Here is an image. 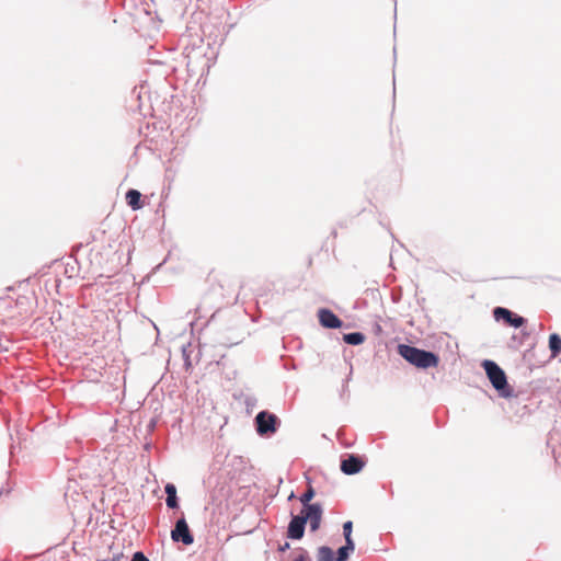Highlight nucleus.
<instances>
[{
	"label": "nucleus",
	"instance_id": "obj_1",
	"mask_svg": "<svg viewBox=\"0 0 561 561\" xmlns=\"http://www.w3.org/2000/svg\"><path fill=\"white\" fill-rule=\"evenodd\" d=\"M398 354L409 364L420 369L437 367L439 363V356L436 353L409 344H399Z\"/></svg>",
	"mask_w": 561,
	"mask_h": 561
},
{
	"label": "nucleus",
	"instance_id": "obj_2",
	"mask_svg": "<svg viewBox=\"0 0 561 561\" xmlns=\"http://www.w3.org/2000/svg\"><path fill=\"white\" fill-rule=\"evenodd\" d=\"M482 367L485 370L486 377L490 380L492 387L497 391L501 398H512L513 397V388L507 382V377L505 371L491 359H484L482 362Z\"/></svg>",
	"mask_w": 561,
	"mask_h": 561
},
{
	"label": "nucleus",
	"instance_id": "obj_3",
	"mask_svg": "<svg viewBox=\"0 0 561 561\" xmlns=\"http://www.w3.org/2000/svg\"><path fill=\"white\" fill-rule=\"evenodd\" d=\"M280 423V419L267 410L260 411L254 417L255 431L261 437L274 435L278 431Z\"/></svg>",
	"mask_w": 561,
	"mask_h": 561
},
{
	"label": "nucleus",
	"instance_id": "obj_4",
	"mask_svg": "<svg viewBox=\"0 0 561 561\" xmlns=\"http://www.w3.org/2000/svg\"><path fill=\"white\" fill-rule=\"evenodd\" d=\"M171 539L173 542L190 546L194 542V535L192 534L184 514L175 522L171 530Z\"/></svg>",
	"mask_w": 561,
	"mask_h": 561
},
{
	"label": "nucleus",
	"instance_id": "obj_5",
	"mask_svg": "<svg viewBox=\"0 0 561 561\" xmlns=\"http://www.w3.org/2000/svg\"><path fill=\"white\" fill-rule=\"evenodd\" d=\"M495 321H503L506 325L518 329L526 323V319L507 308L495 307L492 311Z\"/></svg>",
	"mask_w": 561,
	"mask_h": 561
},
{
	"label": "nucleus",
	"instance_id": "obj_6",
	"mask_svg": "<svg viewBox=\"0 0 561 561\" xmlns=\"http://www.w3.org/2000/svg\"><path fill=\"white\" fill-rule=\"evenodd\" d=\"M365 466V460L357 454H346L341 458V471L352 476L358 473Z\"/></svg>",
	"mask_w": 561,
	"mask_h": 561
},
{
	"label": "nucleus",
	"instance_id": "obj_7",
	"mask_svg": "<svg viewBox=\"0 0 561 561\" xmlns=\"http://www.w3.org/2000/svg\"><path fill=\"white\" fill-rule=\"evenodd\" d=\"M306 529V518L304 511H300L298 515L291 513V518L287 527V538L293 540H299L304 537Z\"/></svg>",
	"mask_w": 561,
	"mask_h": 561
},
{
	"label": "nucleus",
	"instance_id": "obj_8",
	"mask_svg": "<svg viewBox=\"0 0 561 561\" xmlns=\"http://www.w3.org/2000/svg\"><path fill=\"white\" fill-rule=\"evenodd\" d=\"M319 323L325 329H340L343 321L328 308H321L318 311Z\"/></svg>",
	"mask_w": 561,
	"mask_h": 561
},
{
	"label": "nucleus",
	"instance_id": "obj_9",
	"mask_svg": "<svg viewBox=\"0 0 561 561\" xmlns=\"http://www.w3.org/2000/svg\"><path fill=\"white\" fill-rule=\"evenodd\" d=\"M306 523L309 522L310 531L314 533L320 528L323 507L321 506H309L308 511H304Z\"/></svg>",
	"mask_w": 561,
	"mask_h": 561
},
{
	"label": "nucleus",
	"instance_id": "obj_10",
	"mask_svg": "<svg viewBox=\"0 0 561 561\" xmlns=\"http://www.w3.org/2000/svg\"><path fill=\"white\" fill-rule=\"evenodd\" d=\"M164 492L167 494L165 504L168 508L175 510L179 508V497L176 494V486L173 483H167L164 486Z\"/></svg>",
	"mask_w": 561,
	"mask_h": 561
},
{
	"label": "nucleus",
	"instance_id": "obj_11",
	"mask_svg": "<svg viewBox=\"0 0 561 561\" xmlns=\"http://www.w3.org/2000/svg\"><path fill=\"white\" fill-rule=\"evenodd\" d=\"M125 198H126L127 205L133 210H138V209L142 208L141 193L139 191H137L135 188H129L126 192Z\"/></svg>",
	"mask_w": 561,
	"mask_h": 561
},
{
	"label": "nucleus",
	"instance_id": "obj_12",
	"mask_svg": "<svg viewBox=\"0 0 561 561\" xmlns=\"http://www.w3.org/2000/svg\"><path fill=\"white\" fill-rule=\"evenodd\" d=\"M316 492L311 484L308 485L307 490L300 495L299 501L302 505L301 511H308L309 506H321L320 503H310L314 497Z\"/></svg>",
	"mask_w": 561,
	"mask_h": 561
},
{
	"label": "nucleus",
	"instance_id": "obj_13",
	"mask_svg": "<svg viewBox=\"0 0 561 561\" xmlns=\"http://www.w3.org/2000/svg\"><path fill=\"white\" fill-rule=\"evenodd\" d=\"M355 550V542L345 541L344 546L340 547L336 550L335 559L336 561H347L350 559L351 553Z\"/></svg>",
	"mask_w": 561,
	"mask_h": 561
},
{
	"label": "nucleus",
	"instance_id": "obj_14",
	"mask_svg": "<svg viewBox=\"0 0 561 561\" xmlns=\"http://www.w3.org/2000/svg\"><path fill=\"white\" fill-rule=\"evenodd\" d=\"M342 339H343L344 343H346L348 345L357 346L365 342L366 336L362 332H350V333L343 334Z\"/></svg>",
	"mask_w": 561,
	"mask_h": 561
},
{
	"label": "nucleus",
	"instance_id": "obj_15",
	"mask_svg": "<svg viewBox=\"0 0 561 561\" xmlns=\"http://www.w3.org/2000/svg\"><path fill=\"white\" fill-rule=\"evenodd\" d=\"M549 350L552 357H556L561 353V336L558 333L549 335Z\"/></svg>",
	"mask_w": 561,
	"mask_h": 561
},
{
	"label": "nucleus",
	"instance_id": "obj_16",
	"mask_svg": "<svg viewBox=\"0 0 561 561\" xmlns=\"http://www.w3.org/2000/svg\"><path fill=\"white\" fill-rule=\"evenodd\" d=\"M317 561H336L334 551L328 546L319 547Z\"/></svg>",
	"mask_w": 561,
	"mask_h": 561
},
{
	"label": "nucleus",
	"instance_id": "obj_17",
	"mask_svg": "<svg viewBox=\"0 0 561 561\" xmlns=\"http://www.w3.org/2000/svg\"><path fill=\"white\" fill-rule=\"evenodd\" d=\"M353 531V523L351 520H347L343 524V536L345 541L354 542L352 537Z\"/></svg>",
	"mask_w": 561,
	"mask_h": 561
},
{
	"label": "nucleus",
	"instance_id": "obj_18",
	"mask_svg": "<svg viewBox=\"0 0 561 561\" xmlns=\"http://www.w3.org/2000/svg\"><path fill=\"white\" fill-rule=\"evenodd\" d=\"M103 561H128V559L122 552H115L111 558L104 559Z\"/></svg>",
	"mask_w": 561,
	"mask_h": 561
},
{
	"label": "nucleus",
	"instance_id": "obj_19",
	"mask_svg": "<svg viewBox=\"0 0 561 561\" xmlns=\"http://www.w3.org/2000/svg\"><path fill=\"white\" fill-rule=\"evenodd\" d=\"M130 561H150L142 551H136Z\"/></svg>",
	"mask_w": 561,
	"mask_h": 561
},
{
	"label": "nucleus",
	"instance_id": "obj_20",
	"mask_svg": "<svg viewBox=\"0 0 561 561\" xmlns=\"http://www.w3.org/2000/svg\"><path fill=\"white\" fill-rule=\"evenodd\" d=\"M301 550V554L296 558L294 561H308L309 560V557H308V552L304 549H300Z\"/></svg>",
	"mask_w": 561,
	"mask_h": 561
},
{
	"label": "nucleus",
	"instance_id": "obj_21",
	"mask_svg": "<svg viewBox=\"0 0 561 561\" xmlns=\"http://www.w3.org/2000/svg\"><path fill=\"white\" fill-rule=\"evenodd\" d=\"M289 548H290L289 542L285 541L283 545H279V546H278V551H279V552H285V551H287Z\"/></svg>",
	"mask_w": 561,
	"mask_h": 561
},
{
	"label": "nucleus",
	"instance_id": "obj_22",
	"mask_svg": "<svg viewBox=\"0 0 561 561\" xmlns=\"http://www.w3.org/2000/svg\"><path fill=\"white\" fill-rule=\"evenodd\" d=\"M9 350H10L9 342H7V343L0 342V353H7V352H9Z\"/></svg>",
	"mask_w": 561,
	"mask_h": 561
},
{
	"label": "nucleus",
	"instance_id": "obj_23",
	"mask_svg": "<svg viewBox=\"0 0 561 561\" xmlns=\"http://www.w3.org/2000/svg\"><path fill=\"white\" fill-rule=\"evenodd\" d=\"M185 367H186V369H188L191 367V362H190L188 356L185 357Z\"/></svg>",
	"mask_w": 561,
	"mask_h": 561
},
{
	"label": "nucleus",
	"instance_id": "obj_24",
	"mask_svg": "<svg viewBox=\"0 0 561 561\" xmlns=\"http://www.w3.org/2000/svg\"><path fill=\"white\" fill-rule=\"evenodd\" d=\"M156 425L154 421H151L150 426L153 427Z\"/></svg>",
	"mask_w": 561,
	"mask_h": 561
},
{
	"label": "nucleus",
	"instance_id": "obj_25",
	"mask_svg": "<svg viewBox=\"0 0 561 561\" xmlns=\"http://www.w3.org/2000/svg\"><path fill=\"white\" fill-rule=\"evenodd\" d=\"M247 404H252V401H249V399L245 400Z\"/></svg>",
	"mask_w": 561,
	"mask_h": 561
},
{
	"label": "nucleus",
	"instance_id": "obj_26",
	"mask_svg": "<svg viewBox=\"0 0 561 561\" xmlns=\"http://www.w3.org/2000/svg\"><path fill=\"white\" fill-rule=\"evenodd\" d=\"M247 404H252V401H249V399L245 400Z\"/></svg>",
	"mask_w": 561,
	"mask_h": 561
},
{
	"label": "nucleus",
	"instance_id": "obj_27",
	"mask_svg": "<svg viewBox=\"0 0 561 561\" xmlns=\"http://www.w3.org/2000/svg\"><path fill=\"white\" fill-rule=\"evenodd\" d=\"M295 496V494L291 492V494L289 495V500H291L293 497Z\"/></svg>",
	"mask_w": 561,
	"mask_h": 561
},
{
	"label": "nucleus",
	"instance_id": "obj_28",
	"mask_svg": "<svg viewBox=\"0 0 561 561\" xmlns=\"http://www.w3.org/2000/svg\"><path fill=\"white\" fill-rule=\"evenodd\" d=\"M0 495H2V491L0 492Z\"/></svg>",
	"mask_w": 561,
	"mask_h": 561
},
{
	"label": "nucleus",
	"instance_id": "obj_29",
	"mask_svg": "<svg viewBox=\"0 0 561 561\" xmlns=\"http://www.w3.org/2000/svg\"><path fill=\"white\" fill-rule=\"evenodd\" d=\"M0 495H2V491L0 492Z\"/></svg>",
	"mask_w": 561,
	"mask_h": 561
},
{
	"label": "nucleus",
	"instance_id": "obj_30",
	"mask_svg": "<svg viewBox=\"0 0 561 561\" xmlns=\"http://www.w3.org/2000/svg\"><path fill=\"white\" fill-rule=\"evenodd\" d=\"M0 495H2V491L0 492Z\"/></svg>",
	"mask_w": 561,
	"mask_h": 561
}]
</instances>
